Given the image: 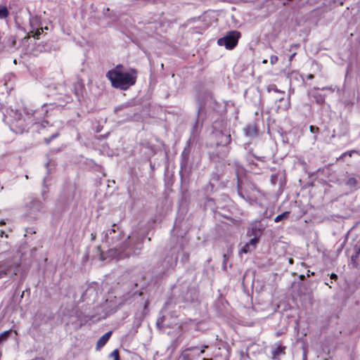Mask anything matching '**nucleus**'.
<instances>
[{"mask_svg": "<svg viewBox=\"0 0 360 360\" xmlns=\"http://www.w3.org/2000/svg\"><path fill=\"white\" fill-rule=\"evenodd\" d=\"M122 232L119 231L116 224H113L111 229L104 233V239L109 245H116V243L121 239ZM143 245V238L138 233H134L128 236L127 240L124 241L118 248L120 258L129 257L132 255L139 254Z\"/></svg>", "mask_w": 360, "mask_h": 360, "instance_id": "f257e3e1", "label": "nucleus"}, {"mask_svg": "<svg viewBox=\"0 0 360 360\" xmlns=\"http://www.w3.org/2000/svg\"><path fill=\"white\" fill-rule=\"evenodd\" d=\"M42 115L43 113L39 110H33L25 106L22 111L20 110H13L11 117L13 123L24 129L30 125L38 123L42 119Z\"/></svg>", "mask_w": 360, "mask_h": 360, "instance_id": "f03ea898", "label": "nucleus"}, {"mask_svg": "<svg viewBox=\"0 0 360 360\" xmlns=\"http://www.w3.org/2000/svg\"><path fill=\"white\" fill-rule=\"evenodd\" d=\"M138 76V71L131 68L127 72H118L108 71L106 77L111 82L112 86L121 90H127L135 84Z\"/></svg>", "mask_w": 360, "mask_h": 360, "instance_id": "7ed1b4c3", "label": "nucleus"}, {"mask_svg": "<svg viewBox=\"0 0 360 360\" xmlns=\"http://www.w3.org/2000/svg\"><path fill=\"white\" fill-rule=\"evenodd\" d=\"M44 205L38 199L30 198L25 203L26 214L32 219H37L39 214L44 211Z\"/></svg>", "mask_w": 360, "mask_h": 360, "instance_id": "20e7f679", "label": "nucleus"}, {"mask_svg": "<svg viewBox=\"0 0 360 360\" xmlns=\"http://www.w3.org/2000/svg\"><path fill=\"white\" fill-rule=\"evenodd\" d=\"M240 37V33L236 30L229 31L226 34L217 41L219 46H224L227 49H233L238 44V39Z\"/></svg>", "mask_w": 360, "mask_h": 360, "instance_id": "39448f33", "label": "nucleus"}, {"mask_svg": "<svg viewBox=\"0 0 360 360\" xmlns=\"http://www.w3.org/2000/svg\"><path fill=\"white\" fill-rule=\"evenodd\" d=\"M39 22V18L37 16L31 17L30 19V26L32 27V30L30 31L33 33V37L39 38V36L41 34V32H43L44 28H38L37 26Z\"/></svg>", "mask_w": 360, "mask_h": 360, "instance_id": "423d86ee", "label": "nucleus"}, {"mask_svg": "<svg viewBox=\"0 0 360 360\" xmlns=\"http://www.w3.org/2000/svg\"><path fill=\"white\" fill-rule=\"evenodd\" d=\"M231 141V137L230 134H224L222 132L219 134L218 136V144L220 146H226Z\"/></svg>", "mask_w": 360, "mask_h": 360, "instance_id": "0eeeda50", "label": "nucleus"}, {"mask_svg": "<svg viewBox=\"0 0 360 360\" xmlns=\"http://www.w3.org/2000/svg\"><path fill=\"white\" fill-rule=\"evenodd\" d=\"M285 347L281 345H277L271 351L272 358L274 359H278L281 355L285 354Z\"/></svg>", "mask_w": 360, "mask_h": 360, "instance_id": "6e6552de", "label": "nucleus"}, {"mask_svg": "<svg viewBox=\"0 0 360 360\" xmlns=\"http://www.w3.org/2000/svg\"><path fill=\"white\" fill-rule=\"evenodd\" d=\"M111 334H112L111 331L107 332L98 339V340L96 343V349H101L102 347H103L106 344V342L110 339Z\"/></svg>", "mask_w": 360, "mask_h": 360, "instance_id": "1a4fd4ad", "label": "nucleus"}, {"mask_svg": "<svg viewBox=\"0 0 360 360\" xmlns=\"http://www.w3.org/2000/svg\"><path fill=\"white\" fill-rule=\"evenodd\" d=\"M51 49V44L46 41H41L37 44V50L41 52L50 51Z\"/></svg>", "mask_w": 360, "mask_h": 360, "instance_id": "9d476101", "label": "nucleus"}, {"mask_svg": "<svg viewBox=\"0 0 360 360\" xmlns=\"http://www.w3.org/2000/svg\"><path fill=\"white\" fill-rule=\"evenodd\" d=\"M11 270V265L7 262L0 265V278L6 276Z\"/></svg>", "mask_w": 360, "mask_h": 360, "instance_id": "9b49d317", "label": "nucleus"}, {"mask_svg": "<svg viewBox=\"0 0 360 360\" xmlns=\"http://www.w3.org/2000/svg\"><path fill=\"white\" fill-rule=\"evenodd\" d=\"M245 133L247 136H255L257 134V129L253 125H248L244 129Z\"/></svg>", "mask_w": 360, "mask_h": 360, "instance_id": "f8f14e48", "label": "nucleus"}, {"mask_svg": "<svg viewBox=\"0 0 360 360\" xmlns=\"http://www.w3.org/2000/svg\"><path fill=\"white\" fill-rule=\"evenodd\" d=\"M11 333V330L0 333V346H2L4 343L8 340Z\"/></svg>", "mask_w": 360, "mask_h": 360, "instance_id": "ddd939ff", "label": "nucleus"}, {"mask_svg": "<svg viewBox=\"0 0 360 360\" xmlns=\"http://www.w3.org/2000/svg\"><path fill=\"white\" fill-rule=\"evenodd\" d=\"M346 185L349 186L351 188L356 189L358 186V181L354 177H349L346 181Z\"/></svg>", "mask_w": 360, "mask_h": 360, "instance_id": "4468645a", "label": "nucleus"}, {"mask_svg": "<svg viewBox=\"0 0 360 360\" xmlns=\"http://www.w3.org/2000/svg\"><path fill=\"white\" fill-rule=\"evenodd\" d=\"M178 261V255L176 253L172 255L171 259H169L167 261L168 266L167 269L173 268L174 266L176 265Z\"/></svg>", "mask_w": 360, "mask_h": 360, "instance_id": "2eb2a0df", "label": "nucleus"}, {"mask_svg": "<svg viewBox=\"0 0 360 360\" xmlns=\"http://www.w3.org/2000/svg\"><path fill=\"white\" fill-rule=\"evenodd\" d=\"M312 97L315 99L316 103L319 105L323 104L325 101V96L321 94H316Z\"/></svg>", "mask_w": 360, "mask_h": 360, "instance_id": "dca6fc26", "label": "nucleus"}, {"mask_svg": "<svg viewBox=\"0 0 360 360\" xmlns=\"http://www.w3.org/2000/svg\"><path fill=\"white\" fill-rule=\"evenodd\" d=\"M9 12L4 6H0V19L6 18L8 16Z\"/></svg>", "mask_w": 360, "mask_h": 360, "instance_id": "f3484780", "label": "nucleus"}, {"mask_svg": "<svg viewBox=\"0 0 360 360\" xmlns=\"http://www.w3.org/2000/svg\"><path fill=\"white\" fill-rule=\"evenodd\" d=\"M289 212H285L279 215H278L275 219H274V221L275 222H279L281 221H283L284 219H286L288 216H289Z\"/></svg>", "mask_w": 360, "mask_h": 360, "instance_id": "a211bd4d", "label": "nucleus"}, {"mask_svg": "<svg viewBox=\"0 0 360 360\" xmlns=\"http://www.w3.org/2000/svg\"><path fill=\"white\" fill-rule=\"evenodd\" d=\"M253 250V248L251 247V245L247 243L241 249V251L240 252L242 253H248V252H251L252 250Z\"/></svg>", "mask_w": 360, "mask_h": 360, "instance_id": "6ab92c4d", "label": "nucleus"}, {"mask_svg": "<svg viewBox=\"0 0 360 360\" xmlns=\"http://www.w3.org/2000/svg\"><path fill=\"white\" fill-rule=\"evenodd\" d=\"M359 255L360 254H358L356 252L355 253V255H354L351 257V262H352L353 266H354V267H356L358 265L357 260H358V257H359Z\"/></svg>", "mask_w": 360, "mask_h": 360, "instance_id": "aec40b11", "label": "nucleus"}, {"mask_svg": "<svg viewBox=\"0 0 360 360\" xmlns=\"http://www.w3.org/2000/svg\"><path fill=\"white\" fill-rule=\"evenodd\" d=\"M59 136V132L56 131L55 133H53L50 137L49 138H45L44 139V142L46 143V144H49L50 142L55 138L58 137Z\"/></svg>", "mask_w": 360, "mask_h": 360, "instance_id": "412c9836", "label": "nucleus"}, {"mask_svg": "<svg viewBox=\"0 0 360 360\" xmlns=\"http://www.w3.org/2000/svg\"><path fill=\"white\" fill-rule=\"evenodd\" d=\"M356 153V150H349V151H347V152H345V153H343L340 156L339 159H340H340H342H342H344V158H345V156H349V157H351V156L352 155V154H353V153Z\"/></svg>", "mask_w": 360, "mask_h": 360, "instance_id": "4be33fe9", "label": "nucleus"}, {"mask_svg": "<svg viewBox=\"0 0 360 360\" xmlns=\"http://www.w3.org/2000/svg\"><path fill=\"white\" fill-rule=\"evenodd\" d=\"M271 91H274L275 92H278V93H281V94H285L284 91H280L277 89L276 86L273 84V85H271L270 86H269L268 88V91L270 92Z\"/></svg>", "mask_w": 360, "mask_h": 360, "instance_id": "5701e85b", "label": "nucleus"}, {"mask_svg": "<svg viewBox=\"0 0 360 360\" xmlns=\"http://www.w3.org/2000/svg\"><path fill=\"white\" fill-rule=\"evenodd\" d=\"M110 356L113 357L115 360H120L119 351L117 349L113 350L110 354Z\"/></svg>", "mask_w": 360, "mask_h": 360, "instance_id": "b1692460", "label": "nucleus"}, {"mask_svg": "<svg viewBox=\"0 0 360 360\" xmlns=\"http://www.w3.org/2000/svg\"><path fill=\"white\" fill-rule=\"evenodd\" d=\"M258 242V239L255 237L250 240L248 243L251 245V247L255 249L256 244Z\"/></svg>", "mask_w": 360, "mask_h": 360, "instance_id": "393cba45", "label": "nucleus"}, {"mask_svg": "<svg viewBox=\"0 0 360 360\" xmlns=\"http://www.w3.org/2000/svg\"><path fill=\"white\" fill-rule=\"evenodd\" d=\"M278 60V58L277 56L272 55L270 56V63L271 65L276 64Z\"/></svg>", "mask_w": 360, "mask_h": 360, "instance_id": "a878e982", "label": "nucleus"}, {"mask_svg": "<svg viewBox=\"0 0 360 360\" xmlns=\"http://www.w3.org/2000/svg\"><path fill=\"white\" fill-rule=\"evenodd\" d=\"M223 258H224L223 269L225 270L226 269V262L229 259V256L226 254H224Z\"/></svg>", "mask_w": 360, "mask_h": 360, "instance_id": "bb28decb", "label": "nucleus"}, {"mask_svg": "<svg viewBox=\"0 0 360 360\" xmlns=\"http://www.w3.org/2000/svg\"><path fill=\"white\" fill-rule=\"evenodd\" d=\"M122 68V65H117L114 69L110 70V71H117L118 72H123Z\"/></svg>", "mask_w": 360, "mask_h": 360, "instance_id": "cd10ccee", "label": "nucleus"}, {"mask_svg": "<svg viewBox=\"0 0 360 360\" xmlns=\"http://www.w3.org/2000/svg\"><path fill=\"white\" fill-rule=\"evenodd\" d=\"M81 87H82V84L80 82H77V84H75V94L77 96L79 95L78 88H81Z\"/></svg>", "mask_w": 360, "mask_h": 360, "instance_id": "c85d7f7f", "label": "nucleus"}, {"mask_svg": "<svg viewBox=\"0 0 360 360\" xmlns=\"http://www.w3.org/2000/svg\"><path fill=\"white\" fill-rule=\"evenodd\" d=\"M309 129H310V131H311V133H317V132H319V127H314V126H312V125H311V126H310Z\"/></svg>", "mask_w": 360, "mask_h": 360, "instance_id": "c756f323", "label": "nucleus"}, {"mask_svg": "<svg viewBox=\"0 0 360 360\" xmlns=\"http://www.w3.org/2000/svg\"><path fill=\"white\" fill-rule=\"evenodd\" d=\"M330 278H333V279H337L338 278V276L335 274H332L331 276H330Z\"/></svg>", "mask_w": 360, "mask_h": 360, "instance_id": "7c9ffc66", "label": "nucleus"}, {"mask_svg": "<svg viewBox=\"0 0 360 360\" xmlns=\"http://www.w3.org/2000/svg\"><path fill=\"white\" fill-rule=\"evenodd\" d=\"M307 78L309 79H314V75L312 74H309L307 75Z\"/></svg>", "mask_w": 360, "mask_h": 360, "instance_id": "2f4dec72", "label": "nucleus"}, {"mask_svg": "<svg viewBox=\"0 0 360 360\" xmlns=\"http://www.w3.org/2000/svg\"><path fill=\"white\" fill-rule=\"evenodd\" d=\"M196 348H197V347H192L188 348V351H191H191H193V350H194L195 349H196Z\"/></svg>", "mask_w": 360, "mask_h": 360, "instance_id": "473e14b6", "label": "nucleus"}, {"mask_svg": "<svg viewBox=\"0 0 360 360\" xmlns=\"http://www.w3.org/2000/svg\"><path fill=\"white\" fill-rule=\"evenodd\" d=\"M122 108H123L122 106H120V107H117V108H115V112H117L118 110H120L122 109Z\"/></svg>", "mask_w": 360, "mask_h": 360, "instance_id": "72a5a7b5", "label": "nucleus"}, {"mask_svg": "<svg viewBox=\"0 0 360 360\" xmlns=\"http://www.w3.org/2000/svg\"><path fill=\"white\" fill-rule=\"evenodd\" d=\"M13 275H16L17 274V266L15 267V270L13 271V272L12 273Z\"/></svg>", "mask_w": 360, "mask_h": 360, "instance_id": "f704fd0d", "label": "nucleus"}, {"mask_svg": "<svg viewBox=\"0 0 360 360\" xmlns=\"http://www.w3.org/2000/svg\"><path fill=\"white\" fill-rule=\"evenodd\" d=\"M186 162L184 161V162L181 163V167L184 166L185 167L186 166Z\"/></svg>", "mask_w": 360, "mask_h": 360, "instance_id": "c9c22d12", "label": "nucleus"}, {"mask_svg": "<svg viewBox=\"0 0 360 360\" xmlns=\"http://www.w3.org/2000/svg\"><path fill=\"white\" fill-rule=\"evenodd\" d=\"M262 63H264V64L267 63V60H266V59H264V60L262 61Z\"/></svg>", "mask_w": 360, "mask_h": 360, "instance_id": "e433bc0d", "label": "nucleus"}, {"mask_svg": "<svg viewBox=\"0 0 360 360\" xmlns=\"http://www.w3.org/2000/svg\"><path fill=\"white\" fill-rule=\"evenodd\" d=\"M202 347V349H206V348H208V345H203Z\"/></svg>", "mask_w": 360, "mask_h": 360, "instance_id": "4c0bfd02", "label": "nucleus"}, {"mask_svg": "<svg viewBox=\"0 0 360 360\" xmlns=\"http://www.w3.org/2000/svg\"><path fill=\"white\" fill-rule=\"evenodd\" d=\"M204 353H205V349H201V351H200V354H204Z\"/></svg>", "mask_w": 360, "mask_h": 360, "instance_id": "58836bf2", "label": "nucleus"}, {"mask_svg": "<svg viewBox=\"0 0 360 360\" xmlns=\"http://www.w3.org/2000/svg\"><path fill=\"white\" fill-rule=\"evenodd\" d=\"M202 360H212V359H206V358H204L202 359Z\"/></svg>", "mask_w": 360, "mask_h": 360, "instance_id": "ea45409f", "label": "nucleus"}, {"mask_svg": "<svg viewBox=\"0 0 360 360\" xmlns=\"http://www.w3.org/2000/svg\"><path fill=\"white\" fill-rule=\"evenodd\" d=\"M49 162H46V167H47L49 166Z\"/></svg>", "mask_w": 360, "mask_h": 360, "instance_id": "a19ab883", "label": "nucleus"}, {"mask_svg": "<svg viewBox=\"0 0 360 360\" xmlns=\"http://www.w3.org/2000/svg\"><path fill=\"white\" fill-rule=\"evenodd\" d=\"M237 179H238V184L239 183V177L237 176Z\"/></svg>", "mask_w": 360, "mask_h": 360, "instance_id": "79ce46f5", "label": "nucleus"}, {"mask_svg": "<svg viewBox=\"0 0 360 360\" xmlns=\"http://www.w3.org/2000/svg\"><path fill=\"white\" fill-rule=\"evenodd\" d=\"M23 295H24V292H22L21 297H23Z\"/></svg>", "mask_w": 360, "mask_h": 360, "instance_id": "37998d69", "label": "nucleus"}, {"mask_svg": "<svg viewBox=\"0 0 360 360\" xmlns=\"http://www.w3.org/2000/svg\"><path fill=\"white\" fill-rule=\"evenodd\" d=\"M294 55L295 53L291 56L290 58H293Z\"/></svg>", "mask_w": 360, "mask_h": 360, "instance_id": "c03bdc74", "label": "nucleus"}]
</instances>
